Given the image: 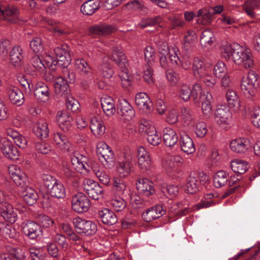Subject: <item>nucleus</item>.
<instances>
[{
	"mask_svg": "<svg viewBox=\"0 0 260 260\" xmlns=\"http://www.w3.org/2000/svg\"><path fill=\"white\" fill-rule=\"evenodd\" d=\"M101 105L103 111L107 116L113 115L116 111L114 102L113 99L110 96H106L102 98L101 100Z\"/></svg>",
	"mask_w": 260,
	"mask_h": 260,
	"instance_id": "nucleus-33",
	"label": "nucleus"
},
{
	"mask_svg": "<svg viewBox=\"0 0 260 260\" xmlns=\"http://www.w3.org/2000/svg\"><path fill=\"white\" fill-rule=\"evenodd\" d=\"M180 145L181 150L187 154H192L196 150L192 140L187 135L181 136Z\"/></svg>",
	"mask_w": 260,
	"mask_h": 260,
	"instance_id": "nucleus-30",
	"label": "nucleus"
},
{
	"mask_svg": "<svg viewBox=\"0 0 260 260\" xmlns=\"http://www.w3.org/2000/svg\"><path fill=\"white\" fill-rule=\"evenodd\" d=\"M165 213L161 205H157L147 209L142 214L143 219L150 222L162 216Z\"/></svg>",
	"mask_w": 260,
	"mask_h": 260,
	"instance_id": "nucleus-16",
	"label": "nucleus"
},
{
	"mask_svg": "<svg viewBox=\"0 0 260 260\" xmlns=\"http://www.w3.org/2000/svg\"><path fill=\"white\" fill-rule=\"evenodd\" d=\"M191 96L195 102H198L202 97V89L200 85L196 84L191 90Z\"/></svg>",
	"mask_w": 260,
	"mask_h": 260,
	"instance_id": "nucleus-61",
	"label": "nucleus"
},
{
	"mask_svg": "<svg viewBox=\"0 0 260 260\" xmlns=\"http://www.w3.org/2000/svg\"><path fill=\"white\" fill-rule=\"evenodd\" d=\"M0 215L6 221L14 223L17 219V214L9 202L0 204Z\"/></svg>",
	"mask_w": 260,
	"mask_h": 260,
	"instance_id": "nucleus-12",
	"label": "nucleus"
},
{
	"mask_svg": "<svg viewBox=\"0 0 260 260\" xmlns=\"http://www.w3.org/2000/svg\"><path fill=\"white\" fill-rule=\"evenodd\" d=\"M226 97L228 103L230 108H235L236 110L240 109V101L235 91L229 89L226 91Z\"/></svg>",
	"mask_w": 260,
	"mask_h": 260,
	"instance_id": "nucleus-37",
	"label": "nucleus"
},
{
	"mask_svg": "<svg viewBox=\"0 0 260 260\" xmlns=\"http://www.w3.org/2000/svg\"><path fill=\"white\" fill-rule=\"evenodd\" d=\"M0 147L3 154L6 158L12 160L18 158L19 152L17 147L7 139H1Z\"/></svg>",
	"mask_w": 260,
	"mask_h": 260,
	"instance_id": "nucleus-11",
	"label": "nucleus"
},
{
	"mask_svg": "<svg viewBox=\"0 0 260 260\" xmlns=\"http://www.w3.org/2000/svg\"><path fill=\"white\" fill-rule=\"evenodd\" d=\"M71 162L75 169L80 173L89 171V165L87 164V158L81 154L76 153L71 157Z\"/></svg>",
	"mask_w": 260,
	"mask_h": 260,
	"instance_id": "nucleus-13",
	"label": "nucleus"
},
{
	"mask_svg": "<svg viewBox=\"0 0 260 260\" xmlns=\"http://www.w3.org/2000/svg\"><path fill=\"white\" fill-rule=\"evenodd\" d=\"M249 146V142L246 139L239 138L233 140L230 143L231 150L238 153H244Z\"/></svg>",
	"mask_w": 260,
	"mask_h": 260,
	"instance_id": "nucleus-25",
	"label": "nucleus"
},
{
	"mask_svg": "<svg viewBox=\"0 0 260 260\" xmlns=\"http://www.w3.org/2000/svg\"><path fill=\"white\" fill-rule=\"evenodd\" d=\"M6 251L15 257L17 260H28L25 254V250L23 248L7 245L6 246Z\"/></svg>",
	"mask_w": 260,
	"mask_h": 260,
	"instance_id": "nucleus-32",
	"label": "nucleus"
},
{
	"mask_svg": "<svg viewBox=\"0 0 260 260\" xmlns=\"http://www.w3.org/2000/svg\"><path fill=\"white\" fill-rule=\"evenodd\" d=\"M134 158L133 152L129 150L125 152L123 159L118 161L116 170L120 177H126L131 173L133 167Z\"/></svg>",
	"mask_w": 260,
	"mask_h": 260,
	"instance_id": "nucleus-6",
	"label": "nucleus"
},
{
	"mask_svg": "<svg viewBox=\"0 0 260 260\" xmlns=\"http://www.w3.org/2000/svg\"><path fill=\"white\" fill-rule=\"evenodd\" d=\"M23 233L31 239H35L42 234L40 225L33 221H27L23 226Z\"/></svg>",
	"mask_w": 260,
	"mask_h": 260,
	"instance_id": "nucleus-18",
	"label": "nucleus"
},
{
	"mask_svg": "<svg viewBox=\"0 0 260 260\" xmlns=\"http://www.w3.org/2000/svg\"><path fill=\"white\" fill-rule=\"evenodd\" d=\"M31 260H44L45 253L42 247H32L29 249Z\"/></svg>",
	"mask_w": 260,
	"mask_h": 260,
	"instance_id": "nucleus-56",
	"label": "nucleus"
},
{
	"mask_svg": "<svg viewBox=\"0 0 260 260\" xmlns=\"http://www.w3.org/2000/svg\"><path fill=\"white\" fill-rule=\"evenodd\" d=\"M37 220L40 226L45 228H48L52 226L53 224V221L49 217L44 214L39 215Z\"/></svg>",
	"mask_w": 260,
	"mask_h": 260,
	"instance_id": "nucleus-64",
	"label": "nucleus"
},
{
	"mask_svg": "<svg viewBox=\"0 0 260 260\" xmlns=\"http://www.w3.org/2000/svg\"><path fill=\"white\" fill-rule=\"evenodd\" d=\"M148 142L153 146H157L161 142V134L159 131H146Z\"/></svg>",
	"mask_w": 260,
	"mask_h": 260,
	"instance_id": "nucleus-51",
	"label": "nucleus"
},
{
	"mask_svg": "<svg viewBox=\"0 0 260 260\" xmlns=\"http://www.w3.org/2000/svg\"><path fill=\"white\" fill-rule=\"evenodd\" d=\"M252 84L248 83L241 81V88L244 95L248 99H250L255 95V89L257 87L252 85Z\"/></svg>",
	"mask_w": 260,
	"mask_h": 260,
	"instance_id": "nucleus-53",
	"label": "nucleus"
},
{
	"mask_svg": "<svg viewBox=\"0 0 260 260\" xmlns=\"http://www.w3.org/2000/svg\"><path fill=\"white\" fill-rule=\"evenodd\" d=\"M231 168L234 172L243 174L247 170L248 165L245 161L237 159L231 162Z\"/></svg>",
	"mask_w": 260,
	"mask_h": 260,
	"instance_id": "nucleus-39",
	"label": "nucleus"
},
{
	"mask_svg": "<svg viewBox=\"0 0 260 260\" xmlns=\"http://www.w3.org/2000/svg\"><path fill=\"white\" fill-rule=\"evenodd\" d=\"M260 5V0H248L244 3V9L247 14L251 18H254L255 13V9L257 8Z\"/></svg>",
	"mask_w": 260,
	"mask_h": 260,
	"instance_id": "nucleus-43",
	"label": "nucleus"
},
{
	"mask_svg": "<svg viewBox=\"0 0 260 260\" xmlns=\"http://www.w3.org/2000/svg\"><path fill=\"white\" fill-rule=\"evenodd\" d=\"M213 197V194L211 193L205 195L204 198L202 199L201 202L197 205V209H200L204 208H208L214 204L212 200Z\"/></svg>",
	"mask_w": 260,
	"mask_h": 260,
	"instance_id": "nucleus-60",
	"label": "nucleus"
},
{
	"mask_svg": "<svg viewBox=\"0 0 260 260\" xmlns=\"http://www.w3.org/2000/svg\"><path fill=\"white\" fill-rule=\"evenodd\" d=\"M0 231L2 234L6 238L14 237L15 230L12 228L11 225L4 222L0 223Z\"/></svg>",
	"mask_w": 260,
	"mask_h": 260,
	"instance_id": "nucleus-57",
	"label": "nucleus"
},
{
	"mask_svg": "<svg viewBox=\"0 0 260 260\" xmlns=\"http://www.w3.org/2000/svg\"><path fill=\"white\" fill-rule=\"evenodd\" d=\"M137 188L140 194L146 197L155 193L153 182L147 178L140 179L137 183Z\"/></svg>",
	"mask_w": 260,
	"mask_h": 260,
	"instance_id": "nucleus-14",
	"label": "nucleus"
},
{
	"mask_svg": "<svg viewBox=\"0 0 260 260\" xmlns=\"http://www.w3.org/2000/svg\"><path fill=\"white\" fill-rule=\"evenodd\" d=\"M54 139L56 144L59 146L61 149L70 151L69 145L66 136L61 132H58L54 134Z\"/></svg>",
	"mask_w": 260,
	"mask_h": 260,
	"instance_id": "nucleus-50",
	"label": "nucleus"
},
{
	"mask_svg": "<svg viewBox=\"0 0 260 260\" xmlns=\"http://www.w3.org/2000/svg\"><path fill=\"white\" fill-rule=\"evenodd\" d=\"M51 196L58 199L63 198L66 195L65 188L63 184L58 181L54 183L53 185L48 189Z\"/></svg>",
	"mask_w": 260,
	"mask_h": 260,
	"instance_id": "nucleus-36",
	"label": "nucleus"
},
{
	"mask_svg": "<svg viewBox=\"0 0 260 260\" xmlns=\"http://www.w3.org/2000/svg\"><path fill=\"white\" fill-rule=\"evenodd\" d=\"M9 173L15 184L21 189L28 186L26 175L20 167L12 165L9 168Z\"/></svg>",
	"mask_w": 260,
	"mask_h": 260,
	"instance_id": "nucleus-8",
	"label": "nucleus"
},
{
	"mask_svg": "<svg viewBox=\"0 0 260 260\" xmlns=\"http://www.w3.org/2000/svg\"><path fill=\"white\" fill-rule=\"evenodd\" d=\"M208 180V176L203 172L192 173L187 178L185 190L189 193H195L199 190L200 184H204Z\"/></svg>",
	"mask_w": 260,
	"mask_h": 260,
	"instance_id": "nucleus-4",
	"label": "nucleus"
},
{
	"mask_svg": "<svg viewBox=\"0 0 260 260\" xmlns=\"http://www.w3.org/2000/svg\"><path fill=\"white\" fill-rule=\"evenodd\" d=\"M9 173L15 184L21 189L28 186L26 175L20 167L12 165L9 168Z\"/></svg>",
	"mask_w": 260,
	"mask_h": 260,
	"instance_id": "nucleus-9",
	"label": "nucleus"
},
{
	"mask_svg": "<svg viewBox=\"0 0 260 260\" xmlns=\"http://www.w3.org/2000/svg\"><path fill=\"white\" fill-rule=\"evenodd\" d=\"M257 74L255 71L250 70L246 77H243L241 80L248 84H252L255 87H258L259 83L257 82Z\"/></svg>",
	"mask_w": 260,
	"mask_h": 260,
	"instance_id": "nucleus-59",
	"label": "nucleus"
},
{
	"mask_svg": "<svg viewBox=\"0 0 260 260\" xmlns=\"http://www.w3.org/2000/svg\"><path fill=\"white\" fill-rule=\"evenodd\" d=\"M89 30L95 35H106L115 32L117 29L112 25L101 23L90 26Z\"/></svg>",
	"mask_w": 260,
	"mask_h": 260,
	"instance_id": "nucleus-20",
	"label": "nucleus"
},
{
	"mask_svg": "<svg viewBox=\"0 0 260 260\" xmlns=\"http://www.w3.org/2000/svg\"><path fill=\"white\" fill-rule=\"evenodd\" d=\"M192 69L193 75L196 78L209 71L205 66L204 59L199 57L193 59Z\"/></svg>",
	"mask_w": 260,
	"mask_h": 260,
	"instance_id": "nucleus-35",
	"label": "nucleus"
},
{
	"mask_svg": "<svg viewBox=\"0 0 260 260\" xmlns=\"http://www.w3.org/2000/svg\"><path fill=\"white\" fill-rule=\"evenodd\" d=\"M17 79L25 93L26 95H30L34 89V85L31 83V81L28 80L24 75L18 76Z\"/></svg>",
	"mask_w": 260,
	"mask_h": 260,
	"instance_id": "nucleus-48",
	"label": "nucleus"
},
{
	"mask_svg": "<svg viewBox=\"0 0 260 260\" xmlns=\"http://www.w3.org/2000/svg\"><path fill=\"white\" fill-rule=\"evenodd\" d=\"M99 71L102 75L106 78L110 79L114 74L112 66L110 64V58L104 57L102 59V63L99 67Z\"/></svg>",
	"mask_w": 260,
	"mask_h": 260,
	"instance_id": "nucleus-28",
	"label": "nucleus"
},
{
	"mask_svg": "<svg viewBox=\"0 0 260 260\" xmlns=\"http://www.w3.org/2000/svg\"><path fill=\"white\" fill-rule=\"evenodd\" d=\"M94 187L90 190L87 194L92 199L97 200L99 199L101 196H102L103 192V189L98 183L96 185H94Z\"/></svg>",
	"mask_w": 260,
	"mask_h": 260,
	"instance_id": "nucleus-63",
	"label": "nucleus"
},
{
	"mask_svg": "<svg viewBox=\"0 0 260 260\" xmlns=\"http://www.w3.org/2000/svg\"><path fill=\"white\" fill-rule=\"evenodd\" d=\"M214 39L213 32L210 29H206L202 32L200 43L203 46L211 45Z\"/></svg>",
	"mask_w": 260,
	"mask_h": 260,
	"instance_id": "nucleus-46",
	"label": "nucleus"
},
{
	"mask_svg": "<svg viewBox=\"0 0 260 260\" xmlns=\"http://www.w3.org/2000/svg\"><path fill=\"white\" fill-rule=\"evenodd\" d=\"M111 59L115 61L121 72L127 73V59L120 47L114 46L112 48Z\"/></svg>",
	"mask_w": 260,
	"mask_h": 260,
	"instance_id": "nucleus-10",
	"label": "nucleus"
},
{
	"mask_svg": "<svg viewBox=\"0 0 260 260\" xmlns=\"http://www.w3.org/2000/svg\"><path fill=\"white\" fill-rule=\"evenodd\" d=\"M54 87L55 93L60 94L63 98L70 94L67 81L61 77L56 79V81L54 83Z\"/></svg>",
	"mask_w": 260,
	"mask_h": 260,
	"instance_id": "nucleus-27",
	"label": "nucleus"
},
{
	"mask_svg": "<svg viewBox=\"0 0 260 260\" xmlns=\"http://www.w3.org/2000/svg\"><path fill=\"white\" fill-rule=\"evenodd\" d=\"M118 113L121 115L124 119L129 120L135 115V112L133 107L125 100L120 101L118 105Z\"/></svg>",
	"mask_w": 260,
	"mask_h": 260,
	"instance_id": "nucleus-22",
	"label": "nucleus"
},
{
	"mask_svg": "<svg viewBox=\"0 0 260 260\" xmlns=\"http://www.w3.org/2000/svg\"><path fill=\"white\" fill-rule=\"evenodd\" d=\"M20 196L24 201L29 206L34 205L39 197L37 191L29 186L20 190Z\"/></svg>",
	"mask_w": 260,
	"mask_h": 260,
	"instance_id": "nucleus-19",
	"label": "nucleus"
},
{
	"mask_svg": "<svg viewBox=\"0 0 260 260\" xmlns=\"http://www.w3.org/2000/svg\"><path fill=\"white\" fill-rule=\"evenodd\" d=\"M162 21V18L160 16H157L154 17H148L143 18L139 25L142 28H144L147 26H154L159 24Z\"/></svg>",
	"mask_w": 260,
	"mask_h": 260,
	"instance_id": "nucleus-47",
	"label": "nucleus"
},
{
	"mask_svg": "<svg viewBox=\"0 0 260 260\" xmlns=\"http://www.w3.org/2000/svg\"><path fill=\"white\" fill-rule=\"evenodd\" d=\"M215 117L219 124H228L232 117L229 108L224 105H219L215 113Z\"/></svg>",
	"mask_w": 260,
	"mask_h": 260,
	"instance_id": "nucleus-17",
	"label": "nucleus"
},
{
	"mask_svg": "<svg viewBox=\"0 0 260 260\" xmlns=\"http://www.w3.org/2000/svg\"><path fill=\"white\" fill-rule=\"evenodd\" d=\"M64 99L66 101L68 110L74 113L77 112L80 107L79 102L70 94L66 95Z\"/></svg>",
	"mask_w": 260,
	"mask_h": 260,
	"instance_id": "nucleus-52",
	"label": "nucleus"
},
{
	"mask_svg": "<svg viewBox=\"0 0 260 260\" xmlns=\"http://www.w3.org/2000/svg\"><path fill=\"white\" fill-rule=\"evenodd\" d=\"M125 8L128 11L133 12L140 11L145 13L147 10L142 2L138 0H133L125 5Z\"/></svg>",
	"mask_w": 260,
	"mask_h": 260,
	"instance_id": "nucleus-45",
	"label": "nucleus"
},
{
	"mask_svg": "<svg viewBox=\"0 0 260 260\" xmlns=\"http://www.w3.org/2000/svg\"><path fill=\"white\" fill-rule=\"evenodd\" d=\"M213 15L209 8L200 9L197 13V16L199 17L197 22L203 25L209 24L211 22Z\"/></svg>",
	"mask_w": 260,
	"mask_h": 260,
	"instance_id": "nucleus-34",
	"label": "nucleus"
},
{
	"mask_svg": "<svg viewBox=\"0 0 260 260\" xmlns=\"http://www.w3.org/2000/svg\"><path fill=\"white\" fill-rule=\"evenodd\" d=\"M96 154L100 161L104 166L110 168L114 161V153L109 146L104 142L96 145Z\"/></svg>",
	"mask_w": 260,
	"mask_h": 260,
	"instance_id": "nucleus-3",
	"label": "nucleus"
},
{
	"mask_svg": "<svg viewBox=\"0 0 260 260\" xmlns=\"http://www.w3.org/2000/svg\"><path fill=\"white\" fill-rule=\"evenodd\" d=\"M48 86L44 82H38L35 87L34 95L37 99H42L44 102L48 100L50 96Z\"/></svg>",
	"mask_w": 260,
	"mask_h": 260,
	"instance_id": "nucleus-23",
	"label": "nucleus"
},
{
	"mask_svg": "<svg viewBox=\"0 0 260 260\" xmlns=\"http://www.w3.org/2000/svg\"><path fill=\"white\" fill-rule=\"evenodd\" d=\"M98 216L103 223L108 225H112L117 221V217L115 214L108 208H104L98 212Z\"/></svg>",
	"mask_w": 260,
	"mask_h": 260,
	"instance_id": "nucleus-21",
	"label": "nucleus"
},
{
	"mask_svg": "<svg viewBox=\"0 0 260 260\" xmlns=\"http://www.w3.org/2000/svg\"><path fill=\"white\" fill-rule=\"evenodd\" d=\"M135 103L139 108L143 110H149L152 105L149 97L144 92H140L136 95Z\"/></svg>",
	"mask_w": 260,
	"mask_h": 260,
	"instance_id": "nucleus-26",
	"label": "nucleus"
},
{
	"mask_svg": "<svg viewBox=\"0 0 260 260\" xmlns=\"http://www.w3.org/2000/svg\"><path fill=\"white\" fill-rule=\"evenodd\" d=\"M22 51V49L18 46H14L10 51V59L12 63L15 66L19 65L23 58Z\"/></svg>",
	"mask_w": 260,
	"mask_h": 260,
	"instance_id": "nucleus-41",
	"label": "nucleus"
},
{
	"mask_svg": "<svg viewBox=\"0 0 260 260\" xmlns=\"http://www.w3.org/2000/svg\"><path fill=\"white\" fill-rule=\"evenodd\" d=\"M7 135L11 137L19 147L24 148L26 146L27 144L26 139L19 134L18 131H8Z\"/></svg>",
	"mask_w": 260,
	"mask_h": 260,
	"instance_id": "nucleus-49",
	"label": "nucleus"
},
{
	"mask_svg": "<svg viewBox=\"0 0 260 260\" xmlns=\"http://www.w3.org/2000/svg\"><path fill=\"white\" fill-rule=\"evenodd\" d=\"M75 67L81 75L88 78L92 76V70L87 62L84 59H77L75 60Z\"/></svg>",
	"mask_w": 260,
	"mask_h": 260,
	"instance_id": "nucleus-24",
	"label": "nucleus"
},
{
	"mask_svg": "<svg viewBox=\"0 0 260 260\" xmlns=\"http://www.w3.org/2000/svg\"><path fill=\"white\" fill-rule=\"evenodd\" d=\"M30 49L35 53H39L43 50V44L40 37H34L30 42Z\"/></svg>",
	"mask_w": 260,
	"mask_h": 260,
	"instance_id": "nucleus-58",
	"label": "nucleus"
},
{
	"mask_svg": "<svg viewBox=\"0 0 260 260\" xmlns=\"http://www.w3.org/2000/svg\"><path fill=\"white\" fill-rule=\"evenodd\" d=\"M9 99L12 104L16 106H21L24 102V95L23 92L18 87L11 86L7 89Z\"/></svg>",
	"mask_w": 260,
	"mask_h": 260,
	"instance_id": "nucleus-15",
	"label": "nucleus"
},
{
	"mask_svg": "<svg viewBox=\"0 0 260 260\" xmlns=\"http://www.w3.org/2000/svg\"><path fill=\"white\" fill-rule=\"evenodd\" d=\"M110 205L117 212L122 211L126 206L125 201L120 197V195L115 194L112 195Z\"/></svg>",
	"mask_w": 260,
	"mask_h": 260,
	"instance_id": "nucleus-40",
	"label": "nucleus"
},
{
	"mask_svg": "<svg viewBox=\"0 0 260 260\" xmlns=\"http://www.w3.org/2000/svg\"><path fill=\"white\" fill-rule=\"evenodd\" d=\"M163 140L165 144L167 147L174 146L178 140V136L175 131H167L163 135Z\"/></svg>",
	"mask_w": 260,
	"mask_h": 260,
	"instance_id": "nucleus-44",
	"label": "nucleus"
},
{
	"mask_svg": "<svg viewBox=\"0 0 260 260\" xmlns=\"http://www.w3.org/2000/svg\"><path fill=\"white\" fill-rule=\"evenodd\" d=\"M73 223L78 233L84 234L86 236H91L95 234L97 231L96 224L91 220L78 217L73 219Z\"/></svg>",
	"mask_w": 260,
	"mask_h": 260,
	"instance_id": "nucleus-5",
	"label": "nucleus"
},
{
	"mask_svg": "<svg viewBox=\"0 0 260 260\" xmlns=\"http://www.w3.org/2000/svg\"><path fill=\"white\" fill-rule=\"evenodd\" d=\"M200 82H203L205 85L208 87H213L216 83V80L209 73V71L206 72L205 73L200 76L196 78Z\"/></svg>",
	"mask_w": 260,
	"mask_h": 260,
	"instance_id": "nucleus-54",
	"label": "nucleus"
},
{
	"mask_svg": "<svg viewBox=\"0 0 260 260\" xmlns=\"http://www.w3.org/2000/svg\"><path fill=\"white\" fill-rule=\"evenodd\" d=\"M100 8V3L97 0H88L81 7V12L84 15H91Z\"/></svg>",
	"mask_w": 260,
	"mask_h": 260,
	"instance_id": "nucleus-29",
	"label": "nucleus"
},
{
	"mask_svg": "<svg viewBox=\"0 0 260 260\" xmlns=\"http://www.w3.org/2000/svg\"><path fill=\"white\" fill-rule=\"evenodd\" d=\"M229 180V174L226 172L220 170L217 171L213 177V183L215 187L220 188L227 184Z\"/></svg>",
	"mask_w": 260,
	"mask_h": 260,
	"instance_id": "nucleus-31",
	"label": "nucleus"
},
{
	"mask_svg": "<svg viewBox=\"0 0 260 260\" xmlns=\"http://www.w3.org/2000/svg\"><path fill=\"white\" fill-rule=\"evenodd\" d=\"M92 169L94 174L102 183L105 185L109 184L110 177L103 169L95 166L92 167Z\"/></svg>",
	"mask_w": 260,
	"mask_h": 260,
	"instance_id": "nucleus-42",
	"label": "nucleus"
},
{
	"mask_svg": "<svg viewBox=\"0 0 260 260\" xmlns=\"http://www.w3.org/2000/svg\"><path fill=\"white\" fill-rule=\"evenodd\" d=\"M126 188L125 181L120 178L115 177L113 180V190L117 195H122Z\"/></svg>",
	"mask_w": 260,
	"mask_h": 260,
	"instance_id": "nucleus-55",
	"label": "nucleus"
},
{
	"mask_svg": "<svg viewBox=\"0 0 260 260\" xmlns=\"http://www.w3.org/2000/svg\"><path fill=\"white\" fill-rule=\"evenodd\" d=\"M19 14L17 7L6 0H0V16L4 20L10 23H15L18 20Z\"/></svg>",
	"mask_w": 260,
	"mask_h": 260,
	"instance_id": "nucleus-2",
	"label": "nucleus"
},
{
	"mask_svg": "<svg viewBox=\"0 0 260 260\" xmlns=\"http://www.w3.org/2000/svg\"><path fill=\"white\" fill-rule=\"evenodd\" d=\"M251 119L252 124L257 128L260 127V107L254 108L251 112Z\"/></svg>",
	"mask_w": 260,
	"mask_h": 260,
	"instance_id": "nucleus-62",
	"label": "nucleus"
},
{
	"mask_svg": "<svg viewBox=\"0 0 260 260\" xmlns=\"http://www.w3.org/2000/svg\"><path fill=\"white\" fill-rule=\"evenodd\" d=\"M228 55L232 57L236 64H242L246 69H250L254 65L250 51L248 49H244L238 44L230 48Z\"/></svg>",
	"mask_w": 260,
	"mask_h": 260,
	"instance_id": "nucleus-1",
	"label": "nucleus"
},
{
	"mask_svg": "<svg viewBox=\"0 0 260 260\" xmlns=\"http://www.w3.org/2000/svg\"><path fill=\"white\" fill-rule=\"evenodd\" d=\"M90 205L89 199L82 192H78L72 197V208L74 211L78 213H82L88 211Z\"/></svg>",
	"mask_w": 260,
	"mask_h": 260,
	"instance_id": "nucleus-7",
	"label": "nucleus"
},
{
	"mask_svg": "<svg viewBox=\"0 0 260 260\" xmlns=\"http://www.w3.org/2000/svg\"><path fill=\"white\" fill-rule=\"evenodd\" d=\"M71 57L70 54H66L57 57V60H52L51 63V69L56 70V67L59 66L66 69L71 63Z\"/></svg>",
	"mask_w": 260,
	"mask_h": 260,
	"instance_id": "nucleus-38",
	"label": "nucleus"
}]
</instances>
